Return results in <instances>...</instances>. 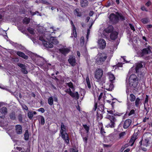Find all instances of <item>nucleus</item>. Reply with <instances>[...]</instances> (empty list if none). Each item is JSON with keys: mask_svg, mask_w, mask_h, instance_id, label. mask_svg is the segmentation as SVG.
<instances>
[{"mask_svg": "<svg viewBox=\"0 0 152 152\" xmlns=\"http://www.w3.org/2000/svg\"><path fill=\"white\" fill-rule=\"evenodd\" d=\"M115 14L111 13L109 17L110 22L113 24H116L119 20L124 21L125 20V17L121 13L116 12Z\"/></svg>", "mask_w": 152, "mask_h": 152, "instance_id": "f257e3e1", "label": "nucleus"}, {"mask_svg": "<svg viewBox=\"0 0 152 152\" xmlns=\"http://www.w3.org/2000/svg\"><path fill=\"white\" fill-rule=\"evenodd\" d=\"M129 85L131 87L136 88L138 84V81L136 75L132 74L130 75L129 79Z\"/></svg>", "mask_w": 152, "mask_h": 152, "instance_id": "f03ea898", "label": "nucleus"}, {"mask_svg": "<svg viewBox=\"0 0 152 152\" xmlns=\"http://www.w3.org/2000/svg\"><path fill=\"white\" fill-rule=\"evenodd\" d=\"M96 63L98 64H103L107 58L106 54L104 53H99L97 55Z\"/></svg>", "mask_w": 152, "mask_h": 152, "instance_id": "7ed1b4c3", "label": "nucleus"}, {"mask_svg": "<svg viewBox=\"0 0 152 152\" xmlns=\"http://www.w3.org/2000/svg\"><path fill=\"white\" fill-rule=\"evenodd\" d=\"M103 74V70L100 69H98L96 71V79L97 80L96 81L99 84H103L104 83V80L102 78Z\"/></svg>", "mask_w": 152, "mask_h": 152, "instance_id": "20e7f679", "label": "nucleus"}, {"mask_svg": "<svg viewBox=\"0 0 152 152\" xmlns=\"http://www.w3.org/2000/svg\"><path fill=\"white\" fill-rule=\"evenodd\" d=\"M107 118L110 121V123L108 125L109 127L111 128L115 127V122L116 121V119L113 116L110 115L107 116Z\"/></svg>", "mask_w": 152, "mask_h": 152, "instance_id": "39448f33", "label": "nucleus"}, {"mask_svg": "<svg viewBox=\"0 0 152 152\" xmlns=\"http://www.w3.org/2000/svg\"><path fill=\"white\" fill-rule=\"evenodd\" d=\"M61 137L67 145L69 144V138L67 132H60Z\"/></svg>", "mask_w": 152, "mask_h": 152, "instance_id": "423d86ee", "label": "nucleus"}, {"mask_svg": "<svg viewBox=\"0 0 152 152\" xmlns=\"http://www.w3.org/2000/svg\"><path fill=\"white\" fill-rule=\"evenodd\" d=\"M65 92L68 93L72 97L78 99L79 98V95L78 93L76 91L75 93L72 92L70 88L66 89Z\"/></svg>", "mask_w": 152, "mask_h": 152, "instance_id": "0eeeda50", "label": "nucleus"}, {"mask_svg": "<svg viewBox=\"0 0 152 152\" xmlns=\"http://www.w3.org/2000/svg\"><path fill=\"white\" fill-rule=\"evenodd\" d=\"M98 48L101 50L104 49L106 46V43L105 40L103 39H100L97 42Z\"/></svg>", "mask_w": 152, "mask_h": 152, "instance_id": "6e6552de", "label": "nucleus"}, {"mask_svg": "<svg viewBox=\"0 0 152 152\" xmlns=\"http://www.w3.org/2000/svg\"><path fill=\"white\" fill-rule=\"evenodd\" d=\"M151 47L149 46L147 48L143 49L140 53V56L141 57H143L144 56L150 53L151 52Z\"/></svg>", "mask_w": 152, "mask_h": 152, "instance_id": "1a4fd4ad", "label": "nucleus"}, {"mask_svg": "<svg viewBox=\"0 0 152 152\" xmlns=\"http://www.w3.org/2000/svg\"><path fill=\"white\" fill-rule=\"evenodd\" d=\"M7 113V109L6 107H4L0 108V118L4 119Z\"/></svg>", "mask_w": 152, "mask_h": 152, "instance_id": "9d476101", "label": "nucleus"}, {"mask_svg": "<svg viewBox=\"0 0 152 152\" xmlns=\"http://www.w3.org/2000/svg\"><path fill=\"white\" fill-rule=\"evenodd\" d=\"M96 115L97 116V120L98 121L99 120H101L102 118V111L97 108V104L96 103Z\"/></svg>", "mask_w": 152, "mask_h": 152, "instance_id": "9b49d317", "label": "nucleus"}, {"mask_svg": "<svg viewBox=\"0 0 152 152\" xmlns=\"http://www.w3.org/2000/svg\"><path fill=\"white\" fill-rule=\"evenodd\" d=\"M68 61L72 66H74L76 64V59L75 56H70L68 59Z\"/></svg>", "mask_w": 152, "mask_h": 152, "instance_id": "f8f14e48", "label": "nucleus"}, {"mask_svg": "<svg viewBox=\"0 0 152 152\" xmlns=\"http://www.w3.org/2000/svg\"><path fill=\"white\" fill-rule=\"evenodd\" d=\"M142 63V62L140 61L135 64L136 72H138L139 71L141 70V69L143 67Z\"/></svg>", "mask_w": 152, "mask_h": 152, "instance_id": "ddd939ff", "label": "nucleus"}, {"mask_svg": "<svg viewBox=\"0 0 152 152\" xmlns=\"http://www.w3.org/2000/svg\"><path fill=\"white\" fill-rule=\"evenodd\" d=\"M17 65L21 68V71L24 74H27L28 71L26 70L25 64L18 63L17 64Z\"/></svg>", "mask_w": 152, "mask_h": 152, "instance_id": "4468645a", "label": "nucleus"}, {"mask_svg": "<svg viewBox=\"0 0 152 152\" xmlns=\"http://www.w3.org/2000/svg\"><path fill=\"white\" fill-rule=\"evenodd\" d=\"M15 131L18 134H21L22 132V127L20 125L17 124L15 125Z\"/></svg>", "mask_w": 152, "mask_h": 152, "instance_id": "2eb2a0df", "label": "nucleus"}, {"mask_svg": "<svg viewBox=\"0 0 152 152\" xmlns=\"http://www.w3.org/2000/svg\"><path fill=\"white\" fill-rule=\"evenodd\" d=\"M59 51L62 54L66 56L70 52V49L67 48L59 49Z\"/></svg>", "mask_w": 152, "mask_h": 152, "instance_id": "dca6fc26", "label": "nucleus"}, {"mask_svg": "<svg viewBox=\"0 0 152 152\" xmlns=\"http://www.w3.org/2000/svg\"><path fill=\"white\" fill-rule=\"evenodd\" d=\"M15 53L19 56L26 60L28 58V56L26 55L24 53L21 51H18L15 52Z\"/></svg>", "mask_w": 152, "mask_h": 152, "instance_id": "f3484780", "label": "nucleus"}, {"mask_svg": "<svg viewBox=\"0 0 152 152\" xmlns=\"http://www.w3.org/2000/svg\"><path fill=\"white\" fill-rule=\"evenodd\" d=\"M132 122V121L129 119H127L125 121L123 125V128L124 129H127L130 125Z\"/></svg>", "mask_w": 152, "mask_h": 152, "instance_id": "a211bd4d", "label": "nucleus"}, {"mask_svg": "<svg viewBox=\"0 0 152 152\" xmlns=\"http://www.w3.org/2000/svg\"><path fill=\"white\" fill-rule=\"evenodd\" d=\"M137 133H134L132 135L129 142V143H132L131 144V146H132L133 145L135 141L137 138Z\"/></svg>", "mask_w": 152, "mask_h": 152, "instance_id": "6ab92c4d", "label": "nucleus"}, {"mask_svg": "<svg viewBox=\"0 0 152 152\" xmlns=\"http://www.w3.org/2000/svg\"><path fill=\"white\" fill-rule=\"evenodd\" d=\"M118 33L116 31H114L112 32L110 34V39L113 40L115 39L117 37Z\"/></svg>", "mask_w": 152, "mask_h": 152, "instance_id": "aec40b11", "label": "nucleus"}, {"mask_svg": "<svg viewBox=\"0 0 152 152\" xmlns=\"http://www.w3.org/2000/svg\"><path fill=\"white\" fill-rule=\"evenodd\" d=\"M43 44L45 47L47 48H52L53 46V44L50 42L46 41H44L43 42Z\"/></svg>", "mask_w": 152, "mask_h": 152, "instance_id": "412c9836", "label": "nucleus"}, {"mask_svg": "<svg viewBox=\"0 0 152 152\" xmlns=\"http://www.w3.org/2000/svg\"><path fill=\"white\" fill-rule=\"evenodd\" d=\"M67 128L66 126H65L63 122L61 123V129L60 132H67Z\"/></svg>", "mask_w": 152, "mask_h": 152, "instance_id": "4be33fe9", "label": "nucleus"}, {"mask_svg": "<svg viewBox=\"0 0 152 152\" xmlns=\"http://www.w3.org/2000/svg\"><path fill=\"white\" fill-rule=\"evenodd\" d=\"M74 13L75 15L79 17H81L82 15L78 8H76L74 11Z\"/></svg>", "mask_w": 152, "mask_h": 152, "instance_id": "5701e85b", "label": "nucleus"}, {"mask_svg": "<svg viewBox=\"0 0 152 152\" xmlns=\"http://www.w3.org/2000/svg\"><path fill=\"white\" fill-rule=\"evenodd\" d=\"M150 137L149 136L146 137L145 139L143 140V145L147 146L149 144L150 140Z\"/></svg>", "mask_w": 152, "mask_h": 152, "instance_id": "b1692460", "label": "nucleus"}, {"mask_svg": "<svg viewBox=\"0 0 152 152\" xmlns=\"http://www.w3.org/2000/svg\"><path fill=\"white\" fill-rule=\"evenodd\" d=\"M50 43L52 44L57 45L58 43V40L55 37H51L50 39Z\"/></svg>", "mask_w": 152, "mask_h": 152, "instance_id": "393cba45", "label": "nucleus"}, {"mask_svg": "<svg viewBox=\"0 0 152 152\" xmlns=\"http://www.w3.org/2000/svg\"><path fill=\"white\" fill-rule=\"evenodd\" d=\"M38 121L39 124L41 125H43L45 123V120L44 117L42 115L39 116Z\"/></svg>", "mask_w": 152, "mask_h": 152, "instance_id": "a878e982", "label": "nucleus"}, {"mask_svg": "<svg viewBox=\"0 0 152 152\" xmlns=\"http://www.w3.org/2000/svg\"><path fill=\"white\" fill-rule=\"evenodd\" d=\"M88 4V2L87 0H81L80 2L81 7H84L87 6Z\"/></svg>", "mask_w": 152, "mask_h": 152, "instance_id": "bb28decb", "label": "nucleus"}, {"mask_svg": "<svg viewBox=\"0 0 152 152\" xmlns=\"http://www.w3.org/2000/svg\"><path fill=\"white\" fill-rule=\"evenodd\" d=\"M113 27L112 26H109L105 30L106 32L107 33H111L114 31H113Z\"/></svg>", "mask_w": 152, "mask_h": 152, "instance_id": "cd10ccee", "label": "nucleus"}, {"mask_svg": "<svg viewBox=\"0 0 152 152\" xmlns=\"http://www.w3.org/2000/svg\"><path fill=\"white\" fill-rule=\"evenodd\" d=\"M98 126L99 128V129L100 131V133L102 134H104L105 133L104 131H103V132H102V130H103V124L102 123L98 122Z\"/></svg>", "mask_w": 152, "mask_h": 152, "instance_id": "c85d7f7f", "label": "nucleus"}, {"mask_svg": "<svg viewBox=\"0 0 152 152\" xmlns=\"http://www.w3.org/2000/svg\"><path fill=\"white\" fill-rule=\"evenodd\" d=\"M9 116L11 119L13 121L15 120L16 115L15 113L14 112H12L10 113L9 115Z\"/></svg>", "mask_w": 152, "mask_h": 152, "instance_id": "c756f323", "label": "nucleus"}, {"mask_svg": "<svg viewBox=\"0 0 152 152\" xmlns=\"http://www.w3.org/2000/svg\"><path fill=\"white\" fill-rule=\"evenodd\" d=\"M141 102V100L139 98H137L135 100V106L137 107L140 106V104Z\"/></svg>", "mask_w": 152, "mask_h": 152, "instance_id": "7c9ffc66", "label": "nucleus"}, {"mask_svg": "<svg viewBox=\"0 0 152 152\" xmlns=\"http://www.w3.org/2000/svg\"><path fill=\"white\" fill-rule=\"evenodd\" d=\"M37 61V64L39 65H42L44 64V61L42 58L40 57Z\"/></svg>", "mask_w": 152, "mask_h": 152, "instance_id": "2f4dec72", "label": "nucleus"}, {"mask_svg": "<svg viewBox=\"0 0 152 152\" xmlns=\"http://www.w3.org/2000/svg\"><path fill=\"white\" fill-rule=\"evenodd\" d=\"M30 20V18L26 17L23 20V23H25L26 24H28L29 23Z\"/></svg>", "mask_w": 152, "mask_h": 152, "instance_id": "473e14b6", "label": "nucleus"}, {"mask_svg": "<svg viewBox=\"0 0 152 152\" xmlns=\"http://www.w3.org/2000/svg\"><path fill=\"white\" fill-rule=\"evenodd\" d=\"M29 132L28 130H26L24 134V139L26 140H28L29 137Z\"/></svg>", "mask_w": 152, "mask_h": 152, "instance_id": "72a5a7b5", "label": "nucleus"}, {"mask_svg": "<svg viewBox=\"0 0 152 152\" xmlns=\"http://www.w3.org/2000/svg\"><path fill=\"white\" fill-rule=\"evenodd\" d=\"M109 76L110 81L112 83L113 81L115 79L114 75L111 73H109Z\"/></svg>", "mask_w": 152, "mask_h": 152, "instance_id": "f704fd0d", "label": "nucleus"}, {"mask_svg": "<svg viewBox=\"0 0 152 152\" xmlns=\"http://www.w3.org/2000/svg\"><path fill=\"white\" fill-rule=\"evenodd\" d=\"M72 35H73V36L76 38L77 36V32L75 26H73L72 28Z\"/></svg>", "mask_w": 152, "mask_h": 152, "instance_id": "c9c22d12", "label": "nucleus"}, {"mask_svg": "<svg viewBox=\"0 0 152 152\" xmlns=\"http://www.w3.org/2000/svg\"><path fill=\"white\" fill-rule=\"evenodd\" d=\"M27 30L28 32H29L30 34L32 35L34 34L35 33L34 31V29L33 28L30 27H29L28 28Z\"/></svg>", "mask_w": 152, "mask_h": 152, "instance_id": "e433bc0d", "label": "nucleus"}, {"mask_svg": "<svg viewBox=\"0 0 152 152\" xmlns=\"http://www.w3.org/2000/svg\"><path fill=\"white\" fill-rule=\"evenodd\" d=\"M136 99L135 96L133 94H131L130 95V100L131 102L134 101Z\"/></svg>", "mask_w": 152, "mask_h": 152, "instance_id": "4c0bfd02", "label": "nucleus"}, {"mask_svg": "<svg viewBox=\"0 0 152 152\" xmlns=\"http://www.w3.org/2000/svg\"><path fill=\"white\" fill-rule=\"evenodd\" d=\"M48 103L50 105H52L53 104V100L52 97H50L48 99Z\"/></svg>", "mask_w": 152, "mask_h": 152, "instance_id": "58836bf2", "label": "nucleus"}, {"mask_svg": "<svg viewBox=\"0 0 152 152\" xmlns=\"http://www.w3.org/2000/svg\"><path fill=\"white\" fill-rule=\"evenodd\" d=\"M66 84L70 88H71L73 90L75 89V88L73 85V83L71 82L68 83H66Z\"/></svg>", "mask_w": 152, "mask_h": 152, "instance_id": "ea45409f", "label": "nucleus"}, {"mask_svg": "<svg viewBox=\"0 0 152 152\" xmlns=\"http://www.w3.org/2000/svg\"><path fill=\"white\" fill-rule=\"evenodd\" d=\"M83 127L86 131V133H88L90 129L89 126H88L86 124H83Z\"/></svg>", "mask_w": 152, "mask_h": 152, "instance_id": "a19ab883", "label": "nucleus"}, {"mask_svg": "<svg viewBox=\"0 0 152 152\" xmlns=\"http://www.w3.org/2000/svg\"><path fill=\"white\" fill-rule=\"evenodd\" d=\"M18 120L20 123H23V115L21 114H19L18 116Z\"/></svg>", "mask_w": 152, "mask_h": 152, "instance_id": "79ce46f5", "label": "nucleus"}, {"mask_svg": "<svg viewBox=\"0 0 152 152\" xmlns=\"http://www.w3.org/2000/svg\"><path fill=\"white\" fill-rule=\"evenodd\" d=\"M141 21L144 24H146L148 22V19L147 18H144L141 20Z\"/></svg>", "mask_w": 152, "mask_h": 152, "instance_id": "37998d69", "label": "nucleus"}, {"mask_svg": "<svg viewBox=\"0 0 152 152\" xmlns=\"http://www.w3.org/2000/svg\"><path fill=\"white\" fill-rule=\"evenodd\" d=\"M28 116L30 119H32L33 117V114L32 112H30L28 113Z\"/></svg>", "mask_w": 152, "mask_h": 152, "instance_id": "c03bdc74", "label": "nucleus"}, {"mask_svg": "<svg viewBox=\"0 0 152 152\" xmlns=\"http://www.w3.org/2000/svg\"><path fill=\"white\" fill-rule=\"evenodd\" d=\"M126 134V133L125 132H121L119 134V138H121Z\"/></svg>", "mask_w": 152, "mask_h": 152, "instance_id": "a18cd8bd", "label": "nucleus"}, {"mask_svg": "<svg viewBox=\"0 0 152 152\" xmlns=\"http://www.w3.org/2000/svg\"><path fill=\"white\" fill-rule=\"evenodd\" d=\"M113 87L114 86L112 83H110L109 85V88L108 89H107V90L109 91H112L113 88Z\"/></svg>", "mask_w": 152, "mask_h": 152, "instance_id": "49530a36", "label": "nucleus"}, {"mask_svg": "<svg viewBox=\"0 0 152 152\" xmlns=\"http://www.w3.org/2000/svg\"><path fill=\"white\" fill-rule=\"evenodd\" d=\"M136 73L137 74L138 76H140V77H142L143 76V72H142L141 71H139L138 72H136Z\"/></svg>", "mask_w": 152, "mask_h": 152, "instance_id": "de8ad7c7", "label": "nucleus"}, {"mask_svg": "<svg viewBox=\"0 0 152 152\" xmlns=\"http://www.w3.org/2000/svg\"><path fill=\"white\" fill-rule=\"evenodd\" d=\"M37 111L39 112H41L42 113H44L45 111V110L43 108H40L38 109Z\"/></svg>", "mask_w": 152, "mask_h": 152, "instance_id": "09e8293b", "label": "nucleus"}, {"mask_svg": "<svg viewBox=\"0 0 152 152\" xmlns=\"http://www.w3.org/2000/svg\"><path fill=\"white\" fill-rule=\"evenodd\" d=\"M129 26L130 28H131V29L132 30L134 31H135V29L134 28V27L132 24L130 23L129 24Z\"/></svg>", "mask_w": 152, "mask_h": 152, "instance_id": "8fccbe9b", "label": "nucleus"}, {"mask_svg": "<svg viewBox=\"0 0 152 152\" xmlns=\"http://www.w3.org/2000/svg\"><path fill=\"white\" fill-rule=\"evenodd\" d=\"M123 113H119L118 112H116L115 113H114V116H120L123 114Z\"/></svg>", "mask_w": 152, "mask_h": 152, "instance_id": "3c124183", "label": "nucleus"}, {"mask_svg": "<svg viewBox=\"0 0 152 152\" xmlns=\"http://www.w3.org/2000/svg\"><path fill=\"white\" fill-rule=\"evenodd\" d=\"M148 96L147 95H146L145 99L144 101V104H145L146 103H147L148 102Z\"/></svg>", "mask_w": 152, "mask_h": 152, "instance_id": "603ef678", "label": "nucleus"}, {"mask_svg": "<svg viewBox=\"0 0 152 152\" xmlns=\"http://www.w3.org/2000/svg\"><path fill=\"white\" fill-rule=\"evenodd\" d=\"M151 4V2L150 1H148L147 3H146L145 5L148 7L150 6Z\"/></svg>", "mask_w": 152, "mask_h": 152, "instance_id": "864d4df0", "label": "nucleus"}, {"mask_svg": "<svg viewBox=\"0 0 152 152\" xmlns=\"http://www.w3.org/2000/svg\"><path fill=\"white\" fill-rule=\"evenodd\" d=\"M134 112H134V110L132 109V110H131L130 111L128 115L130 116V115H132L134 114Z\"/></svg>", "mask_w": 152, "mask_h": 152, "instance_id": "5fc2aeb1", "label": "nucleus"}, {"mask_svg": "<svg viewBox=\"0 0 152 152\" xmlns=\"http://www.w3.org/2000/svg\"><path fill=\"white\" fill-rule=\"evenodd\" d=\"M141 9L142 11H145L146 12H148V10H147L144 6L141 7Z\"/></svg>", "mask_w": 152, "mask_h": 152, "instance_id": "6e6d98bb", "label": "nucleus"}, {"mask_svg": "<svg viewBox=\"0 0 152 152\" xmlns=\"http://www.w3.org/2000/svg\"><path fill=\"white\" fill-rule=\"evenodd\" d=\"M70 152H78V151H76L74 148H70L69 149Z\"/></svg>", "mask_w": 152, "mask_h": 152, "instance_id": "4d7b16f0", "label": "nucleus"}, {"mask_svg": "<svg viewBox=\"0 0 152 152\" xmlns=\"http://www.w3.org/2000/svg\"><path fill=\"white\" fill-rule=\"evenodd\" d=\"M20 11L22 14H25L26 11L24 9H21Z\"/></svg>", "mask_w": 152, "mask_h": 152, "instance_id": "13d9d810", "label": "nucleus"}, {"mask_svg": "<svg viewBox=\"0 0 152 152\" xmlns=\"http://www.w3.org/2000/svg\"><path fill=\"white\" fill-rule=\"evenodd\" d=\"M115 111H113L112 110H107V112L108 113H110V114H113H113H114V113L115 112Z\"/></svg>", "mask_w": 152, "mask_h": 152, "instance_id": "bf43d9fd", "label": "nucleus"}, {"mask_svg": "<svg viewBox=\"0 0 152 152\" xmlns=\"http://www.w3.org/2000/svg\"><path fill=\"white\" fill-rule=\"evenodd\" d=\"M117 67H121L122 66V63H118L116 65Z\"/></svg>", "mask_w": 152, "mask_h": 152, "instance_id": "052dcab7", "label": "nucleus"}, {"mask_svg": "<svg viewBox=\"0 0 152 152\" xmlns=\"http://www.w3.org/2000/svg\"><path fill=\"white\" fill-rule=\"evenodd\" d=\"M37 13H39V12L38 11H36L34 12H33L31 13V15L32 16H33L34 15H36Z\"/></svg>", "mask_w": 152, "mask_h": 152, "instance_id": "680f3d73", "label": "nucleus"}, {"mask_svg": "<svg viewBox=\"0 0 152 152\" xmlns=\"http://www.w3.org/2000/svg\"><path fill=\"white\" fill-rule=\"evenodd\" d=\"M39 39L41 41H42V42L44 41H45L44 40V38H43V37L42 36H39Z\"/></svg>", "mask_w": 152, "mask_h": 152, "instance_id": "e2e57ef3", "label": "nucleus"}, {"mask_svg": "<svg viewBox=\"0 0 152 152\" xmlns=\"http://www.w3.org/2000/svg\"><path fill=\"white\" fill-rule=\"evenodd\" d=\"M86 80L87 83H90L89 78L88 76L86 77Z\"/></svg>", "mask_w": 152, "mask_h": 152, "instance_id": "0e129e2a", "label": "nucleus"}, {"mask_svg": "<svg viewBox=\"0 0 152 152\" xmlns=\"http://www.w3.org/2000/svg\"><path fill=\"white\" fill-rule=\"evenodd\" d=\"M103 93H100V94L99 95V97H98V100H99L100 99L102 98V96L103 95Z\"/></svg>", "mask_w": 152, "mask_h": 152, "instance_id": "69168bd1", "label": "nucleus"}, {"mask_svg": "<svg viewBox=\"0 0 152 152\" xmlns=\"http://www.w3.org/2000/svg\"><path fill=\"white\" fill-rule=\"evenodd\" d=\"M94 14V12L93 11H91L89 13V15L90 16H92Z\"/></svg>", "mask_w": 152, "mask_h": 152, "instance_id": "338daca9", "label": "nucleus"}, {"mask_svg": "<svg viewBox=\"0 0 152 152\" xmlns=\"http://www.w3.org/2000/svg\"><path fill=\"white\" fill-rule=\"evenodd\" d=\"M83 141H85L86 142L87 141V140H88V139H87V137H85L84 138H83Z\"/></svg>", "mask_w": 152, "mask_h": 152, "instance_id": "774afa93", "label": "nucleus"}]
</instances>
